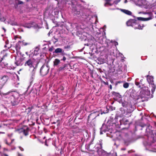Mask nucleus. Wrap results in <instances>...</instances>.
Segmentation results:
<instances>
[{"label": "nucleus", "instance_id": "nucleus-15", "mask_svg": "<svg viewBox=\"0 0 156 156\" xmlns=\"http://www.w3.org/2000/svg\"><path fill=\"white\" fill-rule=\"evenodd\" d=\"M120 10L122 12L128 15L131 16L132 15V12L129 10L125 9H120Z\"/></svg>", "mask_w": 156, "mask_h": 156}, {"label": "nucleus", "instance_id": "nucleus-33", "mask_svg": "<svg viewBox=\"0 0 156 156\" xmlns=\"http://www.w3.org/2000/svg\"><path fill=\"white\" fill-rule=\"evenodd\" d=\"M6 56V55H4L3 57L2 58H0V60H1L0 61V63L3 60H4V58Z\"/></svg>", "mask_w": 156, "mask_h": 156}, {"label": "nucleus", "instance_id": "nucleus-6", "mask_svg": "<svg viewBox=\"0 0 156 156\" xmlns=\"http://www.w3.org/2000/svg\"><path fill=\"white\" fill-rule=\"evenodd\" d=\"M100 113L98 111H94L90 113L88 116L87 121L92 120L99 115Z\"/></svg>", "mask_w": 156, "mask_h": 156}, {"label": "nucleus", "instance_id": "nucleus-3", "mask_svg": "<svg viewBox=\"0 0 156 156\" xmlns=\"http://www.w3.org/2000/svg\"><path fill=\"white\" fill-rule=\"evenodd\" d=\"M18 131L19 133H22L24 136H27L29 135L30 131V128L26 126H23L18 129Z\"/></svg>", "mask_w": 156, "mask_h": 156}, {"label": "nucleus", "instance_id": "nucleus-37", "mask_svg": "<svg viewBox=\"0 0 156 156\" xmlns=\"http://www.w3.org/2000/svg\"><path fill=\"white\" fill-rule=\"evenodd\" d=\"M101 81V82H102L104 83V84L105 85H108V82H105L103 80H102Z\"/></svg>", "mask_w": 156, "mask_h": 156}, {"label": "nucleus", "instance_id": "nucleus-16", "mask_svg": "<svg viewBox=\"0 0 156 156\" xmlns=\"http://www.w3.org/2000/svg\"><path fill=\"white\" fill-rule=\"evenodd\" d=\"M8 79V77L7 76H3L1 79L0 81L2 82L3 84L5 83Z\"/></svg>", "mask_w": 156, "mask_h": 156}, {"label": "nucleus", "instance_id": "nucleus-46", "mask_svg": "<svg viewBox=\"0 0 156 156\" xmlns=\"http://www.w3.org/2000/svg\"><path fill=\"white\" fill-rule=\"evenodd\" d=\"M109 88H110V89L111 90H112V86L111 85H110Z\"/></svg>", "mask_w": 156, "mask_h": 156}, {"label": "nucleus", "instance_id": "nucleus-43", "mask_svg": "<svg viewBox=\"0 0 156 156\" xmlns=\"http://www.w3.org/2000/svg\"><path fill=\"white\" fill-rule=\"evenodd\" d=\"M5 42L6 44L7 45L9 44V41L8 40H7L5 41Z\"/></svg>", "mask_w": 156, "mask_h": 156}, {"label": "nucleus", "instance_id": "nucleus-26", "mask_svg": "<svg viewBox=\"0 0 156 156\" xmlns=\"http://www.w3.org/2000/svg\"><path fill=\"white\" fill-rule=\"evenodd\" d=\"M123 87L124 88H127L129 87V84L128 83H125L123 85Z\"/></svg>", "mask_w": 156, "mask_h": 156}, {"label": "nucleus", "instance_id": "nucleus-5", "mask_svg": "<svg viewBox=\"0 0 156 156\" xmlns=\"http://www.w3.org/2000/svg\"><path fill=\"white\" fill-rule=\"evenodd\" d=\"M140 94L142 98H147V97L150 96V91L147 88L145 89H142L140 91Z\"/></svg>", "mask_w": 156, "mask_h": 156}, {"label": "nucleus", "instance_id": "nucleus-14", "mask_svg": "<svg viewBox=\"0 0 156 156\" xmlns=\"http://www.w3.org/2000/svg\"><path fill=\"white\" fill-rule=\"evenodd\" d=\"M53 53H55L57 54L60 53V55L62 56H63L65 54L64 51H63L62 49L60 48H56Z\"/></svg>", "mask_w": 156, "mask_h": 156}, {"label": "nucleus", "instance_id": "nucleus-60", "mask_svg": "<svg viewBox=\"0 0 156 156\" xmlns=\"http://www.w3.org/2000/svg\"><path fill=\"white\" fill-rule=\"evenodd\" d=\"M7 63H5V65H7Z\"/></svg>", "mask_w": 156, "mask_h": 156}, {"label": "nucleus", "instance_id": "nucleus-11", "mask_svg": "<svg viewBox=\"0 0 156 156\" xmlns=\"http://www.w3.org/2000/svg\"><path fill=\"white\" fill-rule=\"evenodd\" d=\"M73 12H74V14H75V15H76L78 17H79L82 16L83 12L81 10V11H78L76 9V7L73 8Z\"/></svg>", "mask_w": 156, "mask_h": 156}, {"label": "nucleus", "instance_id": "nucleus-29", "mask_svg": "<svg viewBox=\"0 0 156 156\" xmlns=\"http://www.w3.org/2000/svg\"><path fill=\"white\" fill-rule=\"evenodd\" d=\"M135 84L136 86H138L139 88L142 89V87H141V86L140 85V83L139 82L135 81Z\"/></svg>", "mask_w": 156, "mask_h": 156}, {"label": "nucleus", "instance_id": "nucleus-52", "mask_svg": "<svg viewBox=\"0 0 156 156\" xmlns=\"http://www.w3.org/2000/svg\"><path fill=\"white\" fill-rule=\"evenodd\" d=\"M2 29L4 30V32H5V31H6V29L4 27H3Z\"/></svg>", "mask_w": 156, "mask_h": 156}, {"label": "nucleus", "instance_id": "nucleus-7", "mask_svg": "<svg viewBox=\"0 0 156 156\" xmlns=\"http://www.w3.org/2000/svg\"><path fill=\"white\" fill-rule=\"evenodd\" d=\"M49 69L48 67L43 66L40 70V73L41 74L42 76H44L46 75L48 72Z\"/></svg>", "mask_w": 156, "mask_h": 156}, {"label": "nucleus", "instance_id": "nucleus-35", "mask_svg": "<svg viewBox=\"0 0 156 156\" xmlns=\"http://www.w3.org/2000/svg\"><path fill=\"white\" fill-rule=\"evenodd\" d=\"M4 142L6 144H7L8 145H10V144H9L8 143V141L7 140H4Z\"/></svg>", "mask_w": 156, "mask_h": 156}, {"label": "nucleus", "instance_id": "nucleus-32", "mask_svg": "<svg viewBox=\"0 0 156 156\" xmlns=\"http://www.w3.org/2000/svg\"><path fill=\"white\" fill-rule=\"evenodd\" d=\"M140 126L142 128L144 127L145 126H146V125L145 124L141 123L140 125Z\"/></svg>", "mask_w": 156, "mask_h": 156}, {"label": "nucleus", "instance_id": "nucleus-8", "mask_svg": "<svg viewBox=\"0 0 156 156\" xmlns=\"http://www.w3.org/2000/svg\"><path fill=\"white\" fill-rule=\"evenodd\" d=\"M126 24L128 26H132L134 27L136 25H137V20L135 19H130L126 22Z\"/></svg>", "mask_w": 156, "mask_h": 156}, {"label": "nucleus", "instance_id": "nucleus-55", "mask_svg": "<svg viewBox=\"0 0 156 156\" xmlns=\"http://www.w3.org/2000/svg\"><path fill=\"white\" fill-rule=\"evenodd\" d=\"M143 80V79H141L140 80V83L141 84V82H142V81Z\"/></svg>", "mask_w": 156, "mask_h": 156}, {"label": "nucleus", "instance_id": "nucleus-38", "mask_svg": "<svg viewBox=\"0 0 156 156\" xmlns=\"http://www.w3.org/2000/svg\"><path fill=\"white\" fill-rule=\"evenodd\" d=\"M122 83V81H116L115 83V85L116 86L118 83Z\"/></svg>", "mask_w": 156, "mask_h": 156}, {"label": "nucleus", "instance_id": "nucleus-42", "mask_svg": "<svg viewBox=\"0 0 156 156\" xmlns=\"http://www.w3.org/2000/svg\"><path fill=\"white\" fill-rule=\"evenodd\" d=\"M60 89L61 90H63L64 89V88L62 86H61L60 87Z\"/></svg>", "mask_w": 156, "mask_h": 156}, {"label": "nucleus", "instance_id": "nucleus-27", "mask_svg": "<svg viewBox=\"0 0 156 156\" xmlns=\"http://www.w3.org/2000/svg\"><path fill=\"white\" fill-rule=\"evenodd\" d=\"M124 124V125L129 124V121L128 120L126 119L123 120Z\"/></svg>", "mask_w": 156, "mask_h": 156}, {"label": "nucleus", "instance_id": "nucleus-45", "mask_svg": "<svg viewBox=\"0 0 156 156\" xmlns=\"http://www.w3.org/2000/svg\"><path fill=\"white\" fill-rule=\"evenodd\" d=\"M126 149V148H123L121 149V150L122 151H125Z\"/></svg>", "mask_w": 156, "mask_h": 156}, {"label": "nucleus", "instance_id": "nucleus-48", "mask_svg": "<svg viewBox=\"0 0 156 156\" xmlns=\"http://www.w3.org/2000/svg\"><path fill=\"white\" fill-rule=\"evenodd\" d=\"M9 156L7 154H3L2 155V156Z\"/></svg>", "mask_w": 156, "mask_h": 156}, {"label": "nucleus", "instance_id": "nucleus-61", "mask_svg": "<svg viewBox=\"0 0 156 156\" xmlns=\"http://www.w3.org/2000/svg\"><path fill=\"white\" fill-rule=\"evenodd\" d=\"M101 134H102L101 132H100Z\"/></svg>", "mask_w": 156, "mask_h": 156}, {"label": "nucleus", "instance_id": "nucleus-56", "mask_svg": "<svg viewBox=\"0 0 156 156\" xmlns=\"http://www.w3.org/2000/svg\"><path fill=\"white\" fill-rule=\"evenodd\" d=\"M0 133H5L3 132H0Z\"/></svg>", "mask_w": 156, "mask_h": 156}, {"label": "nucleus", "instance_id": "nucleus-31", "mask_svg": "<svg viewBox=\"0 0 156 156\" xmlns=\"http://www.w3.org/2000/svg\"><path fill=\"white\" fill-rule=\"evenodd\" d=\"M121 1V0H116L114 1V3L115 4L117 5L118 3L120 2Z\"/></svg>", "mask_w": 156, "mask_h": 156}, {"label": "nucleus", "instance_id": "nucleus-2", "mask_svg": "<svg viewBox=\"0 0 156 156\" xmlns=\"http://www.w3.org/2000/svg\"><path fill=\"white\" fill-rule=\"evenodd\" d=\"M147 80L149 84V87H152L151 90V92L153 94L156 88V85L154 83V78L152 76L147 75Z\"/></svg>", "mask_w": 156, "mask_h": 156}, {"label": "nucleus", "instance_id": "nucleus-18", "mask_svg": "<svg viewBox=\"0 0 156 156\" xmlns=\"http://www.w3.org/2000/svg\"><path fill=\"white\" fill-rule=\"evenodd\" d=\"M112 94L114 97L118 98H120L121 97V95H120L119 93L116 92L115 91H112Z\"/></svg>", "mask_w": 156, "mask_h": 156}, {"label": "nucleus", "instance_id": "nucleus-28", "mask_svg": "<svg viewBox=\"0 0 156 156\" xmlns=\"http://www.w3.org/2000/svg\"><path fill=\"white\" fill-rule=\"evenodd\" d=\"M130 140H124V143L125 145H126L127 146H128L129 144V143L130 142Z\"/></svg>", "mask_w": 156, "mask_h": 156}, {"label": "nucleus", "instance_id": "nucleus-30", "mask_svg": "<svg viewBox=\"0 0 156 156\" xmlns=\"http://www.w3.org/2000/svg\"><path fill=\"white\" fill-rule=\"evenodd\" d=\"M54 49V48L53 46H51V47L49 48L48 49V51L50 52H52L53 51Z\"/></svg>", "mask_w": 156, "mask_h": 156}, {"label": "nucleus", "instance_id": "nucleus-19", "mask_svg": "<svg viewBox=\"0 0 156 156\" xmlns=\"http://www.w3.org/2000/svg\"><path fill=\"white\" fill-rule=\"evenodd\" d=\"M68 66V65L66 64H64L63 66L60 67L58 69L59 71H62L66 69V67Z\"/></svg>", "mask_w": 156, "mask_h": 156}, {"label": "nucleus", "instance_id": "nucleus-36", "mask_svg": "<svg viewBox=\"0 0 156 156\" xmlns=\"http://www.w3.org/2000/svg\"><path fill=\"white\" fill-rule=\"evenodd\" d=\"M100 147L99 148L101 149V151H102V143H100L99 144Z\"/></svg>", "mask_w": 156, "mask_h": 156}, {"label": "nucleus", "instance_id": "nucleus-12", "mask_svg": "<svg viewBox=\"0 0 156 156\" xmlns=\"http://www.w3.org/2000/svg\"><path fill=\"white\" fill-rule=\"evenodd\" d=\"M146 132L147 133H149V134L151 133L152 134H153V135L154 136V137H153V143H154L155 142H156V130L155 131L153 132L152 130H151V131H148V129L147 128V129H146Z\"/></svg>", "mask_w": 156, "mask_h": 156}, {"label": "nucleus", "instance_id": "nucleus-17", "mask_svg": "<svg viewBox=\"0 0 156 156\" xmlns=\"http://www.w3.org/2000/svg\"><path fill=\"white\" fill-rule=\"evenodd\" d=\"M137 19L139 20L143 21H147L152 19V18L151 17L148 18H143L142 17H137Z\"/></svg>", "mask_w": 156, "mask_h": 156}, {"label": "nucleus", "instance_id": "nucleus-59", "mask_svg": "<svg viewBox=\"0 0 156 156\" xmlns=\"http://www.w3.org/2000/svg\"><path fill=\"white\" fill-rule=\"evenodd\" d=\"M2 127L1 125H0V128L1 127Z\"/></svg>", "mask_w": 156, "mask_h": 156}, {"label": "nucleus", "instance_id": "nucleus-9", "mask_svg": "<svg viewBox=\"0 0 156 156\" xmlns=\"http://www.w3.org/2000/svg\"><path fill=\"white\" fill-rule=\"evenodd\" d=\"M30 44V43L29 42H27L24 40L22 41H19L17 44L16 45V50L20 48V47H19V45H21L22 46H27L29 45Z\"/></svg>", "mask_w": 156, "mask_h": 156}, {"label": "nucleus", "instance_id": "nucleus-41", "mask_svg": "<svg viewBox=\"0 0 156 156\" xmlns=\"http://www.w3.org/2000/svg\"><path fill=\"white\" fill-rule=\"evenodd\" d=\"M66 58L65 57V56H63V58L62 59H61V60H63L64 61H65L66 60Z\"/></svg>", "mask_w": 156, "mask_h": 156}, {"label": "nucleus", "instance_id": "nucleus-24", "mask_svg": "<svg viewBox=\"0 0 156 156\" xmlns=\"http://www.w3.org/2000/svg\"><path fill=\"white\" fill-rule=\"evenodd\" d=\"M36 50H35L33 52H32V53L34 55H37L38 54V51L39 50V48H36Z\"/></svg>", "mask_w": 156, "mask_h": 156}, {"label": "nucleus", "instance_id": "nucleus-51", "mask_svg": "<svg viewBox=\"0 0 156 156\" xmlns=\"http://www.w3.org/2000/svg\"><path fill=\"white\" fill-rule=\"evenodd\" d=\"M70 46L69 45H67L66 47V48H69Z\"/></svg>", "mask_w": 156, "mask_h": 156}, {"label": "nucleus", "instance_id": "nucleus-57", "mask_svg": "<svg viewBox=\"0 0 156 156\" xmlns=\"http://www.w3.org/2000/svg\"><path fill=\"white\" fill-rule=\"evenodd\" d=\"M48 36H49L50 35V32H49V33H48Z\"/></svg>", "mask_w": 156, "mask_h": 156}, {"label": "nucleus", "instance_id": "nucleus-20", "mask_svg": "<svg viewBox=\"0 0 156 156\" xmlns=\"http://www.w3.org/2000/svg\"><path fill=\"white\" fill-rule=\"evenodd\" d=\"M133 111V109L132 107V106H127V113H130Z\"/></svg>", "mask_w": 156, "mask_h": 156}, {"label": "nucleus", "instance_id": "nucleus-53", "mask_svg": "<svg viewBox=\"0 0 156 156\" xmlns=\"http://www.w3.org/2000/svg\"><path fill=\"white\" fill-rule=\"evenodd\" d=\"M99 71H100V72H101V69H99Z\"/></svg>", "mask_w": 156, "mask_h": 156}, {"label": "nucleus", "instance_id": "nucleus-21", "mask_svg": "<svg viewBox=\"0 0 156 156\" xmlns=\"http://www.w3.org/2000/svg\"><path fill=\"white\" fill-rule=\"evenodd\" d=\"M60 63V60L58 59H55L53 62L54 66H57Z\"/></svg>", "mask_w": 156, "mask_h": 156}, {"label": "nucleus", "instance_id": "nucleus-23", "mask_svg": "<svg viewBox=\"0 0 156 156\" xmlns=\"http://www.w3.org/2000/svg\"><path fill=\"white\" fill-rule=\"evenodd\" d=\"M138 27H134V29H138L139 30H142L143 28L144 27V25L143 24H142V25H141L140 24H137Z\"/></svg>", "mask_w": 156, "mask_h": 156}, {"label": "nucleus", "instance_id": "nucleus-4", "mask_svg": "<svg viewBox=\"0 0 156 156\" xmlns=\"http://www.w3.org/2000/svg\"><path fill=\"white\" fill-rule=\"evenodd\" d=\"M82 131V129L78 127L73 128L70 132L68 134V137L71 138L74 136V134L80 133Z\"/></svg>", "mask_w": 156, "mask_h": 156}, {"label": "nucleus", "instance_id": "nucleus-50", "mask_svg": "<svg viewBox=\"0 0 156 156\" xmlns=\"http://www.w3.org/2000/svg\"><path fill=\"white\" fill-rule=\"evenodd\" d=\"M91 76L93 78V73L92 72L91 73Z\"/></svg>", "mask_w": 156, "mask_h": 156}, {"label": "nucleus", "instance_id": "nucleus-47", "mask_svg": "<svg viewBox=\"0 0 156 156\" xmlns=\"http://www.w3.org/2000/svg\"><path fill=\"white\" fill-rule=\"evenodd\" d=\"M4 47H5V48H7V47L8 49H9V47H8V46H7V45H6V44H5V45L4 46Z\"/></svg>", "mask_w": 156, "mask_h": 156}, {"label": "nucleus", "instance_id": "nucleus-40", "mask_svg": "<svg viewBox=\"0 0 156 156\" xmlns=\"http://www.w3.org/2000/svg\"><path fill=\"white\" fill-rule=\"evenodd\" d=\"M25 53L27 55H29V57H30L32 55L31 54L28 55V52H26Z\"/></svg>", "mask_w": 156, "mask_h": 156}, {"label": "nucleus", "instance_id": "nucleus-49", "mask_svg": "<svg viewBox=\"0 0 156 156\" xmlns=\"http://www.w3.org/2000/svg\"><path fill=\"white\" fill-rule=\"evenodd\" d=\"M60 26V25H59V24H58V23H57L56 24L55 26H56V27H58V26Z\"/></svg>", "mask_w": 156, "mask_h": 156}, {"label": "nucleus", "instance_id": "nucleus-10", "mask_svg": "<svg viewBox=\"0 0 156 156\" xmlns=\"http://www.w3.org/2000/svg\"><path fill=\"white\" fill-rule=\"evenodd\" d=\"M35 62V60L33 58H29L25 62L24 65L25 66H28L30 67H33L34 69L35 68L33 66V64Z\"/></svg>", "mask_w": 156, "mask_h": 156}, {"label": "nucleus", "instance_id": "nucleus-39", "mask_svg": "<svg viewBox=\"0 0 156 156\" xmlns=\"http://www.w3.org/2000/svg\"><path fill=\"white\" fill-rule=\"evenodd\" d=\"M53 38H54V39L55 40V41H53L54 43L55 44V43L57 42L58 41V40L57 39L55 38V37H54Z\"/></svg>", "mask_w": 156, "mask_h": 156}, {"label": "nucleus", "instance_id": "nucleus-34", "mask_svg": "<svg viewBox=\"0 0 156 156\" xmlns=\"http://www.w3.org/2000/svg\"><path fill=\"white\" fill-rule=\"evenodd\" d=\"M23 4V2L21 1L18 0V4L20 5Z\"/></svg>", "mask_w": 156, "mask_h": 156}, {"label": "nucleus", "instance_id": "nucleus-62", "mask_svg": "<svg viewBox=\"0 0 156 156\" xmlns=\"http://www.w3.org/2000/svg\"><path fill=\"white\" fill-rule=\"evenodd\" d=\"M90 144H89L88 146H90Z\"/></svg>", "mask_w": 156, "mask_h": 156}, {"label": "nucleus", "instance_id": "nucleus-44", "mask_svg": "<svg viewBox=\"0 0 156 156\" xmlns=\"http://www.w3.org/2000/svg\"><path fill=\"white\" fill-rule=\"evenodd\" d=\"M122 106L123 107H126V105H125V103H122Z\"/></svg>", "mask_w": 156, "mask_h": 156}, {"label": "nucleus", "instance_id": "nucleus-13", "mask_svg": "<svg viewBox=\"0 0 156 156\" xmlns=\"http://www.w3.org/2000/svg\"><path fill=\"white\" fill-rule=\"evenodd\" d=\"M15 59L16 61L15 62V63L17 66L22 65V61L23 60L22 58L20 57H16Z\"/></svg>", "mask_w": 156, "mask_h": 156}, {"label": "nucleus", "instance_id": "nucleus-25", "mask_svg": "<svg viewBox=\"0 0 156 156\" xmlns=\"http://www.w3.org/2000/svg\"><path fill=\"white\" fill-rule=\"evenodd\" d=\"M106 1V2L104 4V6H106L107 5H108L110 6H112V4L110 3V2L112 1V0H105Z\"/></svg>", "mask_w": 156, "mask_h": 156}, {"label": "nucleus", "instance_id": "nucleus-22", "mask_svg": "<svg viewBox=\"0 0 156 156\" xmlns=\"http://www.w3.org/2000/svg\"><path fill=\"white\" fill-rule=\"evenodd\" d=\"M33 108V106L28 107L27 108H26L25 110V112H27V114L29 113L31 111L32 109Z\"/></svg>", "mask_w": 156, "mask_h": 156}, {"label": "nucleus", "instance_id": "nucleus-1", "mask_svg": "<svg viewBox=\"0 0 156 156\" xmlns=\"http://www.w3.org/2000/svg\"><path fill=\"white\" fill-rule=\"evenodd\" d=\"M0 94L3 98L10 101L12 106L17 105L20 102L19 94L16 92L9 91L6 93L1 92Z\"/></svg>", "mask_w": 156, "mask_h": 156}, {"label": "nucleus", "instance_id": "nucleus-58", "mask_svg": "<svg viewBox=\"0 0 156 156\" xmlns=\"http://www.w3.org/2000/svg\"><path fill=\"white\" fill-rule=\"evenodd\" d=\"M99 150H98L97 151V152L98 153H99Z\"/></svg>", "mask_w": 156, "mask_h": 156}, {"label": "nucleus", "instance_id": "nucleus-54", "mask_svg": "<svg viewBox=\"0 0 156 156\" xmlns=\"http://www.w3.org/2000/svg\"><path fill=\"white\" fill-rule=\"evenodd\" d=\"M127 2V0H125V1L124 2H125V3H126Z\"/></svg>", "mask_w": 156, "mask_h": 156}]
</instances>
